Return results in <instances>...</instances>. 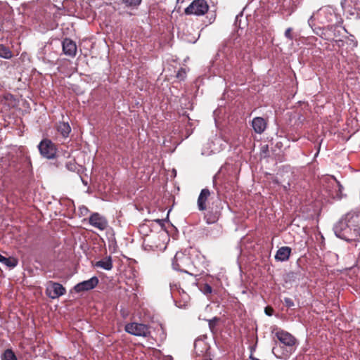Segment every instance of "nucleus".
Masks as SVG:
<instances>
[{
    "label": "nucleus",
    "instance_id": "obj_1",
    "mask_svg": "<svg viewBox=\"0 0 360 360\" xmlns=\"http://www.w3.org/2000/svg\"><path fill=\"white\" fill-rule=\"evenodd\" d=\"M173 269L197 276L202 271L191 257L184 252H177L172 260Z\"/></svg>",
    "mask_w": 360,
    "mask_h": 360
},
{
    "label": "nucleus",
    "instance_id": "obj_2",
    "mask_svg": "<svg viewBox=\"0 0 360 360\" xmlns=\"http://www.w3.org/2000/svg\"><path fill=\"white\" fill-rule=\"evenodd\" d=\"M333 230L336 236L341 239L347 241L360 240V229H353L342 219L335 224Z\"/></svg>",
    "mask_w": 360,
    "mask_h": 360
},
{
    "label": "nucleus",
    "instance_id": "obj_3",
    "mask_svg": "<svg viewBox=\"0 0 360 360\" xmlns=\"http://www.w3.org/2000/svg\"><path fill=\"white\" fill-rule=\"evenodd\" d=\"M41 157L52 160L57 157V146L49 139H43L37 146Z\"/></svg>",
    "mask_w": 360,
    "mask_h": 360
},
{
    "label": "nucleus",
    "instance_id": "obj_4",
    "mask_svg": "<svg viewBox=\"0 0 360 360\" xmlns=\"http://www.w3.org/2000/svg\"><path fill=\"white\" fill-rule=\"evenodd\" d=\"M315 15V20L318 21L320 25H325L333 23L336 21L337 15L330 8H323L319 9Z\"/></svg>",
    "mask_w": 360,
    "mask_h": 360
},
{
    "label": "nucleus",
    "instance_id": "obj_5",
    "mask_svg": "<svg viewBox=\"0 0 360 360\" xmlns=\"http://www.w3.org/2000/svg\"><path fill=\"white\" fill-rule=\"evenodd\" d=\"M209 6L205 0H194L186 9L187 15H202L208 11Z\"/></svg>",
    "mask_w": 360,
    "mask_h": 360
},
{
    "label": "nucleus",
    "instance_id": "obj_6",
    "mask_svg": "<svg viewBox=\"0 0 360 360\" xmlns=\"http://www.w3.org/2000/svg\"><path fill=\"white\" fill-rule=\"evenodd\" d=\"M125 330L128 333L136 336L147 337L150 333L147 325L135 322L127 324Z\"/></svg>",
    "mask_w": 360,
    "mask_h": 360
},
{
    "label": "nucleus",
    "instance_id": "obj_7",
    "mask_svg": "<svg viewBox=\"0 0 360 360\" xmlns=\"http://www.w3.org/2000/svg\"><path fill=\"white\" fill-rule=\"evenodd\" d=\"M275 336L281 344L288 347H292L297 342L296 338L292 334L281 329L276 331Z\"/></svg>",
    "mask_w": 360,
    "mask_h": 360
},
{
    "label": "nucleus",
    "instance_id": "obj_8",
    "mask_svg": "<svg viewBox=\"0 0 360 360\" xmlns=\"http://www.w3.org/2000/svg\"><path fill=\"white\" fill-rule=\"evenodd\" d=\"M205 211L204 219L208 224H214L219 220L221 215V209L218 205L214 206V203H212L211 206L207 207Z\"/></svg>",
    "mask_w": 360,
    "mask_h": 360
},
{
    "label": "nucleus",
    "instance_id": "obj_9",
    "mask_svg": "<svg viewBox=\"0 0 360 360\" xmlns=\"http://www.w3.org/2000/svg\"><path fill=\"white\" fill-rule=\"evenodd\" d=\"M65 292V288L60 283L56 282L50 281L46 288V295L51 299L58 298Z\"/></svg>",
    "mask_w": 360,
    "mask_h": 360
},
{
    "label": "nucleus",
    "instance_id": "obj_10",
    "mask_svg": "<svg viewBox=\"0 0 360 360\" xmlns=\"http://www.w3.org/2000/svg\"><path fill=\"white\" fill-rule=\"evenodd\" d=\"M98 278L96 276H93L90 279L84 281L77 283L74 287V290L76 292H81L84 291H88L94 289L98 284Z\"/></svg>",
    "mask_w": 360,
    "mask_h": 360
},
{
    "label": "nucleus",
    "instance_id": "obj_11",
    "mask_svg": "<svg viewBox=\"0 0 360 360\" xmlns=\"http://www.w3.org/2000/svg\"><path fill=\"white\" fill-rule=\"evenodd\" d=\"M89 222L92 226L101 231L105 230L108 225L107 219L98 212H94L91 214Z\"/></svg>",
    "mask_w": 360,
    "mask_h": 360
},
{
    "label": "nucleus",
    "instance_id": "obj_12",
    "mask_svg": "<svg viewBox=\"0 0 360 360\" xmlns=\"http://www.w3.org/2000/svg\"><path fill=\"white\" fill-rule=\"evenodd\" d=\"M347 221L353 229H360V214L354 212H349L342 218Z\"/></svg>",
    "mask_w": 360,
    "mask_h": 360
},
{
    "label": "nucleus",
    "instance_id": "obj_13",
    "mask_svg": "<svg viewBox=\"0 0 360 360\" xmlns=\"http://www.w3.org/2000/svg\"><path fill=\"white\" fill-rule=\"evenodd\" d=\"M63 53L68 56L75 57L77 53V45L72 39L65 38L62 42Z\"/></svg>",
    "mask_w": 360,
    "mask_h": 360
},
{
    "label": "nucleus",
    "instance_id": "obj_14",
    "mask_svg": "<svg viewBox=\"0 0 360 360\" xmlns=\"http://www.w3.org/2000/svg\"><path fill=\"white\" fill-rule=\"evenodd\" d=\"M170 290L172 296L176 297L179 294L184 303H187L189 300V295L184 291L183 288L177 283H170Z\"/></svg>",
    "mask_w": 360,
    "mask_h": 360
},
{
    "label": "nucleus",
    "instance_id": "obj_15",
    "mask_svg": "<svg viewBox=\"0 0 360 360\" xmlns=\"http://www.w3.org/2000/svg\"><path fill=\"white\" fill-rule=\"evenodd\" d=\"M210 195V191L209 189H202L197 201L198 208L200 211H205L207 210L206 202Z\"/></svg>",
    "mask_w": 360,
    "mask_h": 360
},
{
    "label": "nucleus",
    "instance_id": "obj_16",
    "mask_svg": "<svg viewBox=\"0 0 360 360\" xmlns=\"http://www.w3.org/2000/svg\"><path fill=\"white\" fill-rule=\"evenodd\" d=\"M267 126L266 121L261 117H256L252 121V127L257 134H262Z\"/></svg>",
    "mask_w": 360,
    "mask_h": 360
},
{
    "label": "nucleus",
    "instance_id": "obj_17",
    "mask_svg": "<svg viewBox=\"0 0 360 360\" xmlns=\"http://www.w3.org/2000/svg\"><path fill=\"white\" fill-rule=\"evenodd\" d=\"M291 248L288 246H283L277 250L275 255V259L279 262L288 261L291 255Z\"/></svg>",
    "mask_w": 360,
    "mask_h": 360
},
{
    "label": "nucleus",
    "instance_id": "obj_18",
    "mask_svg": "<svg viewBox=\"0 0 360 360\" xmlns=\"http://www.w3.org/2000/svg\"><path fill=\"white\" fill-rule=\"evenodd\" d=\"M93 266L106 271H110L113 267L112 257L110 256L106 257L103 259L96 262Z\"/></svg>",
    "mask_w": 360,
    "mask_h": 360
},
{
    "label": "nucleus",
    "instance_id": "obj_19",
    "mask_svg": "<svg viewBox=\"0 0 360 360\" xmlns=\"http://www.w3.org/2000/svg\"><path fill=\"white\" fill-rule=\"evenodd\" d=\"M0 263L10 269H13L18 264V259L13 257H6L0 254Z\"/></svg>",
    "mask_w": 360,
    "mask_h": 360
},
{
    "label": "nucleus",
    "instance_id": "obj_20",
    "mask_svg": "<svg viewBox=\"0 0 360 360\" xmlns=\"http://www.w3.org/2000/svg\"><path fill=\"white\" fill-rule=\"evenodd\" d=\"M314 20H315V15L313 14L308 20L309 25L312 28L314 34L323 38V35H324L323 28L321 27V26H316V24L314 23Z\"/></svg>",
    "mask_w": 360,
    "mask_h": 360
},
{
    "label": "nucleus",
    "instance_id": "obj_21",
    "mask_svg": "<svg viewBox=\"0 0 360 360\" xmlns=\"http://www.w3.org/2000/svg\"><path fill=\"white\" fill-rule=\"evenodd\" d=\"M57 131L63 136V137L67 138L71 131V127L68 122H62L58 124Z\"/></svg>",
    "mask_w": 360,
    "mask_h": 360
},
{
    "label": "nucleus",
    "instance_id": "obj_22",
    "mask_svg": "<svg viewBox=\"0 0 360 360\" xmlns=\"http://www.w3.org/2000/svg\"><path fill=\"white\" fill-rule=\"evenodd\" d=\"M121 1L126 8L135 10L141 4L142 0H121Z\"/></svg>",
    "mask_w": 360,
    "mask_h": 360
},
{
    "label": "nucleus",
    "instance_id": "obj_23",
    "mask_svg": "<svg viewBox=\"0 0 360 360\" xmlns=\"http://www.w3.org/2000/svg\"><path fill=\"white\" fill-rule=\"evenodd\" d=\"M13 57L12 51L5 45L0 44V58L10 59Z\"/></svg>",
    "mask_w": 360,
    "mask_h": 360
},
{
    "label": "nucleus",
    "instance_id": "obj_24",
    "mask_svg": "<svg viewBox=\"0 0 360 360\" xmlns=\"http://www.w3.org/2000/svg\"><path fill=\"white\" fill-rule=\"evenodd\" d=\"M1 360H18L14 352L11 349H6L1 355Z\"/></svg>",
    "mask_w": 360,
    "mask_h": 360
},
{
    "label": "nucleus",
    "instance_id": "obj_25",
    "mask_svg": "<svg viewBox=\"0 0 360 360\" xmlns=\"http://www.w3.org/2000/svg\"><path fill=\"white\" fill-rule=\"evenodd\" d=\"M65 167L69 170L74 172L77 169V165L74 161H69L66 162Z\"/></svg>",
    "mask_w": 360,
    "mask_h": 360
},
{
    "label": "nucleus",
    "instance_id": "obj_26",
    "mask_svg": "<svg viewBox=\"0 0 360 360\" xmlns=\"http://www.w3.org/2000/svg\"><path fill=\"white\" fill-rule=\"evenodd\" d=\"M336 183H337V185H338V191L336 193V198H338V199H340L342 198L343 196V194H342V191L344 189L343 186L340 184V183L336 180Z\"/></svg>",
    "mask_w": 360,
    "mask_h": 360
},
{
    "label": "nucleus",
    "instance_id": "obj_27",
    "mask_svg": "<svg viewBox=\"0 0 360 360\" xmlns=\"http://www.w3.org/2000/svg\"><path fill=\"white\" fill-rule=\"evenodd\" d=\"M89 209L84 205H82L79 207V215L80 217L86 216L89 213Z\"/></svg>",
    "mask_w": 360,
    "mask_h": 360
},
{
    "label": "nucleus",
    "instance_id": "obj_28",
    "mask_svg": "<svg viewBox=\"0 0 360 360\" xmlns=\"http://www.w3.org/2000/svg\"><path fill=\"white\" fill-rule=\"evenodd\" d=\"M201 291L205 295L211 294L212 292V288L209 284H205L204 286L202 288Z\"/></svg>",
    "mask_w": 360,
    "mask_h": 360
},
{
    "label": "nucleus",
    "instance_id": "obj_29",
    "mask_svg": "<svg viewBox=\"0 0 360 360\" xmlns=\"http://www.w3.org/2000/svg\"><path fill=\"white\" fill-rule=\"evenodd\" d=\"M283 302L285 305L288 308H291L295 305L293 300L290 297H285Z\"/></svg>",
    "mask_w": 360,
    "mask_h": 360
},
{
    "label": "nucleus",
    "instance_id": "obj_30",
    "mask_svg": "<svg viewBox=\"0 0 360 360\" xmlns=\"http://www.w3.org/2000/svg\"><path fill=\"white\" fill-rule=\"evenodd\" d=\"M292 29L291 27H288L285 32V37L288 39L289 40H292L293 39V37H292Z\"/></svg>",
    "mask_w": 360,
    "mask_h": 360
},
{
    "label": "nucleus",
    "instance_id": "obj_31",
    "mask_svg": "<svg viewBox=\"0 0 360 360\" xmlns=\"http://www.w3.org/2000/svg\"><path fill=\"white\" fill-rule=\"evenodd\" d=\"M219 319L217 317L213 318L212 319L209 320V326L211 330L214 328Z\"/></svg>",
    "mask_w": 360,
    "mask_h": 360
},
{
    "label": "nucleus",
    "instance_id": "obj_32",
    "mask_svg": "<svg viewBox=\"0 0 360 360\" xmlns=\"http://www.w3.org/2000/svg\"><path fill=\"white\" fill-rule=\"evenodd\" d=\"M185 75H186V72H185V70H183V69H181V70L178 72V73H177V75H176V77H177L178 78H181V79H183L185 77Z\"/></svg>",
    "mask_w": 360,
    "mask_h": 360
},
{
    "label": "nucleus",
    "instance_id": "obj_33",
    "mask_svg": "<svg viewBox=\"0 0 360 360\" xmlns=\"http://www.w3.org/2000/svg\"><path fill=\"white\" fill-rule=\"evenodd\" d=\"M265 314L267 316H271L273 314V309L271 307H266L265 308Z\"/></svg>",
    "mask_w": 360,
    "mask_h": 360
},
{
    "label": "nucleus",
    "instance_id": "obj_34",
    "mask_svg": "<svg viewBox=\"0 0 360 360\" xmlns=\"http://www.w3.org/2000/svg\"><path fill=\"white\" fill-rule=\"evenodd\" d=\"M278 347H277V346L274 347H273V349H272V352H273L276 356H277L276 353H277V352H278Z\"/></svg>",
    "mask_w": 360,
    "mask_h": 360
},
{
    "label": "nucleus",
    "instance_id": "obj_35",
    "mask_svg": "<svg viewBox=\"0 0 360 360\" xmlns=\"http://www.w3.org/2000/svg\"><path fill=\"white\" fill-rule=\"evenodd\" d=\"M295 273H293V272H290L289 274H288V276L290 277V278H294L295 276Z\"/></svg>",
    "mask_w": 360,
    "mask_h": 360
},
{
    "label": "nucleus",
    "instance_id": "obj_36",
    "mask_svg": "<svg viewBox=\"0 0 360 360\" xmlns=\"http://www.w3.org/2000/svg\"><path fill=\"white\" fill-rule=\"evenodd\" d=\"M155 221H156L157 223H158L159 224H160V225H162V220H160V219H156V220H155Z\"/></svg>",
    "mask_w": 360,
    "mask_h": 360
},
{
    "label": "nucleus",
    "instance_id": "obj_37",
    "mask_svg": "<svg viewBox=\"0 0 360 360\" xmlns=\"http://www.w3.org/2000/svg\"><path fill=\"white\" fill-rule=\"evenodd\" d=\"M345 1H346V0H341V5H342V8L344 7L343 4Z\"/></svg>",
    "mask_w": 360,
    "mask_h": 360
},
{
    "label": "nucleus",
    "instance_id": "obj_38",
    "mask_svg": "<svg viewBox=\"0 0 360 360\" xmlns=\"http://www.w3.org/2000/svg\"><path fill=\"white\" fill-rule=\"evenodd\" d=\"M238 18V16L237 15L236 18V22H237Z\"/></svg>",
    "mask_w": 360,
    "mask_h": 360
},
{
    "label": "nucleus",
    "instance_id": "obj_39",
    "mask_svg": "<svg viewBox=\"0 0 360 360\" xmlns=\"http://www.w3.org/2000/svg\"><path fill=\"white\" fill-rule=\"evenodd\" d=\"M83 183H84L85 185H86V184H87V183H86V181H83Z\"/></svg>",
    "mask_w": 360,
    "mask_h": 360
}]
</instances>
